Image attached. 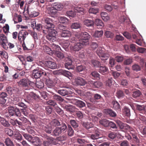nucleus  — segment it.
Returning a JSON list of instances; mask_svg holds the SVG:
<instances>
[{"label":"nucleus","mask_w":146,"mask_h":146,"mask_svg":"<svg viewBox=\"0 0 146 146\" xmlns=\"http://www.w3.org/2000/svg\"><path fill=\"white\" fill-rule=\"evenodd\" d=\"M44 28L48 30V34L46 36V38L51 42H54L57 40L56 35L57 33L56 31L53 29L54 27L52 19L48 18H44Z\"/></svg>","instance_id":"1"},{"label":"nucleus","mask_w":146,"mask_h":146,"mask_svg":"<svg viewBox=\"0 0 146 146\" xmlns=\"http://www.w3.org/2000/svg\"><path fill=\"white\" fill-rule=\"evenodd\" d=\"M19 85L25 90H29L34 86L35 83L34 82L30 81L29 79L23 78L18 82Z\"/></svg>","instance_id":"2"},{"label":"nucleus","mask_w":146,"mask_h":146,"mask_svg":"<svg viewBox=\"0 0 146 146\" xmlns=\"http://www.w3.org/2000/svg\"><path fill=\"white\" fill-rule=\"evenodd\" d=\"M80 36V38L79 40L81 41L83 45H87L89 44V39L90 38V36L86 32H81L79 34Z\"/></svg>","instance_id":"3"},{"label":"nucleus","mask_w":146,"mask_h":146,"mask_svg":"<svg viewBox=\"0 0 146 146\" xmlns=\"http://www.w3.org/2000/svg\"><path fill=\"white\" fill-rule=\"evenodd\" d=\"M104 50V48L99 47L98 48L96 51V53L98 55L100 58L104 62H105V60L109 58V55L107 53H105Z\"/></svg>","instance_id":"4"},{"label":"nucleus","mask_w":146,"mask_h":146,"mask_svg":"<svg viewBox=\"0 0 146 146\" xmlns=\"http://www.w3.org/2000/svg\"><path fill=\"white\" fill-rule=\"evenodd\" d=\"M40 64L42 67L46 69V66L52 69H54L57 67V65L56 63L52 61H46L44 62V63L40 62Z\"/></svg>","instance_id":"5"},{"label":"nucleus","mask_w":146,"mask_h":146,"mask_svg":"<svg viewBox=\"0 0 146 146\" xmlns=\"http://www.w3.org/2000/svg\"><path fill=\"white\" fill-rule=\"evenodd\" d=\"M33 75L35 78L37 79L43 75L46 76V74L43 70L38 68V69H34L33 70Z\"/></svg>","instance_id":"6"},{"label":"nucleus","mask_w":146,"mask_h":146,"mask_svg":"<svg viewBox=\"0 0 146 146\" xmlns=\"http://www.w3.org/2000/svg\"><path fill=\"white\" fill-rule=\"evenodd\" d=\"M45 138L46 140L43 142L42 144L44 146H52V143L55 144L54 142L55 139L53 137L46 135L45 136Z\"/></svg>","instance_id":"7"},{"label":"nucleus","mask_w":146,"mask_h":146,"mask_svg":"<svg viewBox=\"0 0 146 146\" xmlns=\"http://www.w3.org/2000/svg\"><path fill=\"white\" fill-rule=\"evenodd\" d=\"M27 32L23 30H21L18 34V40L21 43L23 41H24L26 37L28 35Z\"/></svg>","instance_id":"8"},{"label":"nucleus","mask_w":146,"mask_h":146,"mask_svg":"<svg viewBox=\"0 0 146 146\" xmlns=\"http://www.w3.org/2000/svg\"><path fill=\"white\" fill-rule=\"evenodd\" d=\"M74 82L78 86H84L87 84V82L82 78L78 76L75 78Z\"/></svg>","instance_id":"9"},{"label":"nucleus","mask_w":146,"mask_h":146,"mask_svg":"<svg viewBox=\"0 0 146 146\" xmlns=\"http://www.w3.org/2000/svg\"><path fill=\"white\" fill-rule=\"evenodd\" d=\"M0 39L2 41L1 45L3 47L5 50H7L8 47L7 46L6 43L7 42V40L6 37L3 34L0 35Z\"/></svg>","instance_id":"10"},{"label":"nucleus","mask_w":146,"mask_h":146,"mask_svg":"<svg viewBox=\"0 0 146 146\" xmlns=\"http://www.w3.org/2000/svg\"><path fill=\"white\" fill-rule=\"evenodd\" d=\"M31 143L35 146H40L42 144L40 139L36 136L33 138Z\"/></svg>","instance_id":"11"},{"label":"nucleus","mask_w":146,"mask_h":146,"mask_svg":"<svg viewBox=\"0 0 146 146\" xmlns=\"http://www.w3.org/2000/svg\"><path fill=\"white\" fill-rule=\"evenodd\" d=\"M79 42H77L72 46L71 47V49L72 50L76 52L79 51L82 47V46H83L81 41L79 40Z\"/></svg>","instance_id":"12"},{"label":"nucleus","mask_w":146,"mask_h":146,"mask_svg":"<svg viewBox=\"0 0 146 146\" xmlns=\"http://www.w3.org/2000/svg\"><path fill=\"white\" fill-rule=\"evenodd\" d=\"M135 107L136 109L139 111L140 113L146 115V105H136Z\"/></svg>","instance_id":"13"},{"label":"nucleus","mask_w":146,"mask_h":146,"mask_svg":"<svg viewBox=\"0 0 146 146\" xmlns=\"http://www.w3.org/2000/svg\"><path fill=\"white\" fill-rule=\"evenodd\" d=\"M56 92L62 96H65L71 94V92L70 91H68L66 89L58 90H56Z\"/></svg>","instance_id":"14"},{"label":"nucleus","mask_w":146,"mask_h":146,"mask_svg":"<svg viewBox=\"0 0 146 146\" xmlns=\"http://www.w3.org/2000/svg\"><path fill=\"white\" fill-rule=\"evenodd\" d=\"M104 112L106 115H109L111 117H115L116 116V113L111 109H106L104 110Z\"/></svg>","instance_id":"15"},{"label":"nucleus","mask_w":146,"mask_h":146,"mask_svg":"<svg viewBox=\"0 0 146 146\" xmlns=\"http://www.w3.org/2000/svg\"><path fill=\"white\" fill-rule=\"evenodd\" d=\"M13 138V139L18 141L22 140L23 139V137L21 135L18 131H17L14 132Z\"/></svg>","instance_id":"16"},{"label":"nucleus","mask_w":146,"mask_h":146,"mask_svg":"<svg viewBox=\"0 0 146 146\" xmlns=\"http://www.w3.org/2000/svg\"><path fill=\"white\" fill-rule=\"evenodd\" d=\"M8 114L11 116L16 115L17 116H20L21 115V113L19 109H16L15 110L12 111H8Z\"/></svg>","instance_id":"17"},{"label":"nucleus","mask_w":146,"mask_h":146,"mask_svg":"<svg viewBox=\"0 0 146 146\" xmlns=\"http://www.w3.org/2000/svg\"><path fill=\"white\" fill-rule=\"evenodd\" d=\"M108 68L105 66H100L98 69V71L101 74L105 75L108 71Z\"/></svg>","instance_id":"18"},{"label":"nucleus","mask_w":146,"mask_h":146,"mask_svg":"<svg viewBox=\"0 0 146 146\" xmlns=\"http://www.w3.org/2000/svg\"><path fill=\"white\" fill-rule=\"evenodd\" d=\"M60 35L62 37H70L71 35V33L69 31L64 30L62 31Z\"/></svg>","instance_id":"19"},{"label":"nucleus","mask_w":146,"mask_h":146,"mask_svg":"<svg viewBox=\"0 0 146 146\" xmlns=\"http://www.w3.org/2000/svg\"><path fill=\"white\" fill-rule=\"evenodd\" d=\"M59 73L67 77L70 76L71 74V73L69 71L63 70H59L57 71L56 73Z\"/></svg>","instance_id":"20"},{"label":"nucleus","mask_w":146,"mask_h":146,"mask_svg":"<svg viewBox=\"0 0 146 146\" xmlns=\"http://www.w3.org/2000/svg\"><path fill=\"white\" fill-rule=\"evenodd\" d=\"M90 84L94 88H99L102 85V83L99 81L94 82L91 81L90 82Z\"/></svg>","instance_id":"21"},{"label":"nucleus","mask_w":146,"mask_h":146,"mask_svg":"<svg viewBox=\"0 0 146 146\" xmlns=\"http://www.w3.org/2000/svg\"><path fill=\"white\" fill-rule=\"evenodd\" d=\"M62 133L59 127H56L53 131L52 135L54 136H59Z\"/></svg>","instance_id":"22"},{"label":"nucleus","mask_w":146,"mask_h":146,"mask_svg":"<svg viewBox=\"0 0 146 146\" xmlns=\"http://www.w3.org/2000/svg\"><path fill=\"white\" fill-rule=\"evenodd\" d=\"M65 68L68 70L72 69L73 68L72 61L71 59H68V60L65 64Z\"/></svg>","instance_id":"23"},{"label":"nucleus","mask_w":146,"mask_h":146,"mask_svg":"<svg viewBox=\"0 0 146 146\" xmlns=\"http://www.w3.org/2000/svg\"><path fill=\"white\" fill-rule=\"evenodd\" d=\"M82 125L87 129L94 128L93 125L90 122H84L82 124Z\"/></svg>","instance_id":"24"},{"label":"nucleus","mask_w":146,"mask_h":146,"mask_svg":"<svg viewBox=\"0 0 146 146\" xmlns=\"http://www.w3.org/2000/svg\"><path fill=\"white\" fill-rule=\"evenodd\" d=\"M53 7L56 10L60 11L62 9L63 5L60 3H54L53 4Z\"/></svg>","instance_id":"25"},{"label":"nucleus","mask_w":146,"mask_h":146,"mask_svg":"<svg viewBox=\"0 0 146 146\" xmlns=\"http://www.w3.org/2000/svg\"><path fill=\"white\" fill-rule=\"evenodd\" d=\"M5 143L6 146H15L13 141L9 137L5 139Z\"/></svg>","instance_id":"26"},{"label":"nucleus","mask_w":146,"mask_h":146,"mask_svg":"<svg viewBox=\"0 0 146 146\" xmlns=\"http://www.w3.org/2000/svg\"><path fill=\"white\" fill-rule=\"evenodd\" d=\"M54 110L56 112L60 115L63 116L64 115V112L57 105L54 108Z\"/></svg>","instance_id":"27"},{"label":"nucleus","mask_w":146,"mask_h":146,"mask_svg":"<svg viewBox=\"0 0 146 146\" xmlns=\"http://www.w3.org/2000/svg\"><path fill=\"white\" fill-rule=\"evenodd\" d=\"M42 129L47 133L50 134L52 132V128L50 126L45 125L43 127Z\"/></svg>","instance_id":"28"},{"label":"nucleus","mask_w":146,"mask_h":146,"mask_svg":"<svg viewBox=\"0 0 146 146\" xmlns=\"http://www.w3.org/2000/svg\"><path fill=\"white\" fill-rule=\"evenodd\" d=\"M74 11L75 12L80 13L81 15L84 14L85 12L83 7L78 6L74 7Z\"/></svg>","instance_id":"29"},{"label":"nucleus","mask_w":146,"mask_h":146,"mask_svg":"<svg viewBox=\"0 0 146 146\" xmlns=\"http://www.w3.org/2000/svg\"><path fill=\"white\" fill-rule=\"evenodd\" d=\"M142 95V93L141 91L138 90H136L134 91L132 93V96L135 98H136L139 97Z\"/></svg>","instance_id":"30"},{"label":"nucleus","mask_w":146,"mask_h":146,"mask_svg":"<svg viewBox=\"0 0 146 146\" xmlns=\"http://www.w3.org/2000/svg\"><path fill=\"white\" fill-rule=\"evenodd\" d=\"M95 23L98 26V28H102L104 26V24L102 20L99 19H96L95 21Z\"/></svg>","instance_id":"31"},{"label":"nucleus","mask_w":146,"mask_h":146,"mask_svg":"<svg viewBox=\"0 0 146 146\" xmlns=\"http://www.w3.org/2000/svg\"><path fill=\"white\" fill-rule=\"evenodd\" d=\"M112 104L113 105V108L115 110H121L120 106L119 103L116 101H113Z\"/></svg>","instance_id":"32"},{"label":"nucleus","mask_w":146,"mask_h":146,"mask_svg":"<svg viewBox=\"0 0 146 146\" xmlns=\"http://www.w3.org/2000/svg\"><path fill=\"white\" fill-rule=\"evenodd\" d=\"M123 114L129 117L130 115V110L127 107H124L123 109Z\"/></svg>","instance_id":"33"},{"label":"nucleus","mask_w":146,"mask_h":146,"mask_svg":"<svg viewBox=\"0 0 146 146\" xmlns=\"http://www.w3.org/2000/svg\"><path fill=\"white\" fill-rule=\"evenodd\" d=\"M0 121L1 124L5 127H8L10 126V124L8 122L3 118L1 117Z\"/></svg>","instance_id":"34"},{"label":"nucleus","mask_w":146,"mask_h":146,"mask_svg":"<svg viewBox=\"0 0 146 146\" xmlns=\"http://www.w3.org/2000/svg\"><path fill=\"white\" fill-rule=\"evenodd\" d=\"M69 97H70V98L67 99L69 100V102L76 105L78 100L76 99L75 97H73L72 96L69 95Z\"/></svg>","instance_id":"35"},{"label":"nucleus","mask_w":146,"mask_h":146,"mask_svg":"<svg viewBox=\"0 0 146 146\" xmlns=\"http://www.w3.org/2000/svg\"><path fill=\"white\" fill-rule=\"evenodd\" d=\"M58 20L59 22L61 23L65 24L68 22V19L64 17H60L58 18Z\"/></svg>","instance_id":"36"},{"label":"nucleus","mask_w":146,"mask_h":146,"mask_svg":"<svg viewBox=\"0 0 146 146\" xmlns=\"http://www.w3.org/2000/svg\"><path fill=\"white\" fill-rule=\"evenodd\" d=\"M84 24L87 27H91L94 25L93 21L89 19H86L84 21Z\"/></svg>","instance_id":"37"},{"label":"nucleus","mask_w":146,"mask_h":146,"mask_svg":"<svg viewBox=\"0 0 146 146\" xmlns=\"http://www.w3.org/2000/svg\"><path fill=\"white\" fill-rule=\"evenodd\" d=\"M109 121L106 119H103L100 120L99 123L101 125L105 127H108L109 126Z\"/></svg>","instance_id":"38"},{"label":"nucleus","mask_w":146,"mask_h":146,"mask_svg":"<svg viewBox=\"0 0 146 146\" xmlns=\"http://www.w3.org/2000/svg\"><path fill=\"white\" fill-rule=\"evenodd\" d=\"M36 86L39 89L42 88L44 86V83L41 80L36 81Z\"/></svg>","instance_id":"39"},{"label":"nucleus","mask_w":146,"mask_h":146,"mask_svg":"<svg viewBox=\"0 0 146 146\" xmlns=\"http://www.w3.org/2000/svg\"><path fill=\"white\" fill-rule=\"evenodd\" d=\"M49 10L48 11V13L51 16L53 17L56 13V10L53 7H49Z\"/></svg>","instance_id":"40"},{"label":"nucleus","mask_w":146,"mask_h":146,"mask_svg":"<svg viewBox=\"0 0 146 146\" xmlns=\"http://www.w3.org/2000/svg\"><path fill=\"white\" fill-rule=\"evenodd\" d=\"M27 12L30 17H35L38 15V13L34 11H31V9H28Z\"/></svg>","instance_id":"41"},{"label":"nucleus","mask_w":146,"mask_h":146,"mask_svg":"<svg viewBox=\"0 0 146 146\" xmlns=\"http://www.w3.org/2000/svg\"><path fill=\"white\" fill-rule=\"evenodd\" d=\"M35 28L38 31H40L41 30H42V32L44 34H46V31L42 29V25L41 24H36V23H35Z\"/></svg>","instance_id":"42"},{"label":"nucleus","mask_w":146,"mask_h":146,"mask_svg":"<svg viewBox=\"0 0 146 146\" xmlns=\"http://www.w3.org/2000/svg\"><path fill=\"white\" fill-rule=\"evenodd\" d=\"M116 95L118 98H120L124 97V94L122 90H119L117 91L116 93Z\"/></svg>","instance_id":"43"},{"label":"nucleus","mask_w":146,"mask_h":146,"mask_svg":"<svg viewBox=\"0 0 146 146\" xmlns=\"http://www.w3.org/2000/svg\"><path fill=\"white\" fill-rule=\"evenodd\" d=\"M70 123L74 128L76 129L79 126L78 123L74 120H70Z\"/></svg>","instance_id":"44"},{"label":"nucleus","mask_w":146,"mask_h":146,"mask_svg":"<svg viewBox=\"0 0 146 146\" xmlns=\"http://www.w3.org/2000/svg\"><path fill=\"white\" fill-rule=\"evenodd\" d=\"M22 135L26 139L31 142L33 138L31 135L24 133H22Z\"/></svg>","instance_id":"45"},{"label":"nucleus","mask_w":146,"mask_h":146,"mask_svg":"<svg viewBox=\"0 0 146 146\" xmlns=\"http://www.w3.org/2000/svg\"><path fill=\"white\" fill-rule=\"evenodd\" d=\"M15 24L17 23L18 22H20L22 21V18L21 15H18V16L14 17L13 19Z\"/></svg>","instance_id":"46"},{"label":"nucleus","mask_w":146,"mask_h":146,"mask_svg":"<svg viewBox=\"0 0 146 146\" xmlns=\"http://www.w3.org/2000/svg\"><path fill=\"white\" fill-rule=\"evenodd\" d=\"M100 133L98 132L97 133H95L92 134L90 136V137L92 139L96 140L100 138Z\"/></svg>","instance_id":"47"},{"label":"nucleus","mask_w":146,"mask_h":146,"mask_svg":"<svg viewBox=\"0 0 146 146\" xmlns=\"http://www.w3.org/2000/svg\"><path fill=\"white\" fill-rule=\"evenodd\" d=\"M81 27L80 24L78 22L73 23L71 25V28L72 29H77Z\"/></svg>","instance_id":"48"},{"label":"nucleus","mask_w":146,"mask_h":146,"mask_svg":"<svg viewBox=\"0 0 146 146\" xmlns=\"http://www.w3.org/2000/svg\"><path fill=\"white\" fill-rule=\"evenodd\" d=\"M70 41L69 40H67L64 41L62 44L63 47L66 50L68 47L70 45Z\"/></svg>","instance_id":"49"},{"label":"nucleus","mask_w":146,"mask_h":146,"mask_svg":"<svg viewBox=\"0 0 146 146\" xmlns=\"http://www.w3.org/2000/svg\"><path fill=\"white\" fill-rule=\"evenodd\" d=\"M91 75L92 76V78L93 79L97 78H100V74L96 71H94L91 72Z\"/></svg>","instance_id":"50"},{"label":"nucleus","mask_w":146,"mask_h":146,"mask_svg":"<svg viewBox=\"0 0 146 146\" xmlns=\"http://www.w3.org/2000/svg\"><path fill=\"white\" fill-rule=\"evenodd\" d=\"M132 128L129 126L126 123H124L122 126H121V129H124L125 130L130 131Z\"/></svg>","instance_id":"51"},{"label":"nucleus","mask_w":146,"mask_h":146,"mask_svg":"<svg viewBox=\"0 0 146 146\" xmlns=\"http://www.w3.org/2000/svg\"><path fill=\"white\" fill-rule=\"evenodd\" d=\"M113 80L112 78H108L106 81V84L107 86L110 87L113 84Z\"/></svg>","instance_id":"52"},{"label":"nucleus","mask_w":146,"mask_h":146,"mask_svg":"<svg viewBox=\"0 0 146 146\" xmlns=\"http://www.w3.org/2000/svg\"><path fill=\"white\" fill-rule=\"evenodd\" d=\"M52 97L53 99L57 101L63 102L64 100V99L62 98L61 96L56 94L54 95Z\"/></svg>","instance_id":"53"},{"label":"nucleus","mask_w":146,"mask_h":146,"mask_svg":"<svg viewBox=\"0 0 146 146\" xmlns=\"http://www.w3.org/2000/svg\"><path fill=\"white\" fill-rule=\"evenodd\" d=\"M132 69L133 70L137 72L140 70L141 68L140 66L136 64H135L132 66Z\"/></svg>","instance_id":"54"},{"label":"nucleus","mask_w":146,"mask_h":146,"mask_svg":"<svg viewBox=\"0 0 146 146\" xmlns=\"http://www.w3.org/2000/svg\"><path fill=\"white\" fill-rule=\"evenodd\" d=\"M77 106L82 108L86 106L85 103L81 100H78L76 105Z\"/></svg>","instance_id":"55"},{"label":"nucleus","mask_w":146,"mask_h":146,"mask_svg":"<svg viewBox=\"0 0 146 146\" xmlns=\"http://www.w3.org/2000/svg\"><path fill=\"white\" fill-rule=\"evenodd\" d=\"M117 136V133L114 132H111L108 135V137L112 140L114 139Z\"/></svg>","instance_id":"56"},{"label":"nucleus","mask_w":146,"mask_h":146,"mask_svg":"<svg viewBox=\"0 0 146 146\" xmlns=\"http://www.w3.org/2000/svg\"><path fill=\"white\" fill-rule=\"evenodd\" d=\"M68 134L69 136H72L74 134V130L70 125H68Z\"/></svg>","instance_id":"57"},{"label":"nucleus","mask_w":146,"mask_h":146,"mask_svg":"<svg viewBox=\"0 0 146 146\" xmlns=\"http://www.w3.org/2000/svg\"><path fill=\"white\" fill-rule=\"evenodd\" d=\"M103 34V31H96L94 34V36L96 37H99L102 35Z\"/></svg>","instance_id":"58"},{"label":"nucleus","mask_w":146,"mask_h":146,"mask_svg":"<svg viewBox=\"0 0 146 146\" xmlns=\"http://www.w3.org/2000/svg\"><path fill=\"white\" fill-rule=\"evenodd\" d=\"M104 35L106 37L110 38H113L114 36V34L113 33L109 31H106L104 34Z\"/></svg>","instance_id":"59"},{"label":"nucleus","mask_w":146,"mask_h":146,"mask_svg":"<svg viewBox=\"0 0 146 146\" xmlns=\"http://www.w3.org/2000/svg\"><path fill=\"white\" fill-rule=\"evenodd\" d=\"M52 125L54 126L60 125L61 124L59 121L56 119H54L51 121Z\"/></svg>","instance_id":"60"},{"label":"nucleus","mask_w":146,"mask_h":146,"mask_svg":"<svg viewBox=\"0 0 146 146\" xmlns=\"http://www.w3.org/2000/svg\"><path fill=\"white\" fill-rule=\"evenodd\" d=\"M46 119H41L39 121L38 124L41 126V128H42L43 126H44L45 125H46Z\"/></svg>","instance_id":"61"},{"label":"nucleus","mask_w":146,"mask_h":146,"mask_svg":"<svg viewBox=\"0 0 146 146\" xmlns=\"http://www.w3.org/2000/svg\"><path fill=\"white\" fill-rule=\"evenodd\" d=\"M133 62V59L132 57L129 58L125 60L124 64L125 65H129Z\"/></svg>","instance_id":"62"},{"label":"nucleus","mask_w":146,"mask_h":146,"mask_svg":"<svg viewBox=\"0 0 146 146\" xmlns=\"http://www.w3.org/2000/svg\"><path fill=\"white\" fill-rule=\"evenodd\" d=\"M99 12V10L98 8H91L89 10V12L90 13L96 14Z\"/></svg>","instance_id":"63"},{"label":"nucleus","mask_w":146,"mask_h":146,"mask_svg":"<svg viewBox=\"0 0 146 146\" xmlns=\"http://www.w3.org/2000/svg\"><path fill=\"white\" fill-rule=\"evenodd\" d=\"M5 131L6 133L10 137L13 136L14 134L13 131L9 128L5 129Z\"/></svg>","instance_id":"64"}]
</instances>
